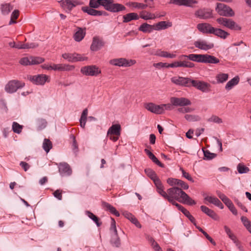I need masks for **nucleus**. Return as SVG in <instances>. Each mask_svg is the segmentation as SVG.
I'll list each match as a JSON object with an SVG mask.
<instances>
[{
  "label": "nucleus",
  "instance_id": "nucleus-1",
  "mask_svg": "<svg viewBox=\"0 0 251 251\" xmlns=\"http://www.w3.org/2000/svg\"><path fill=\"white\" fill-rule=\"evenodd\" d=\"M167 196L166 199L170 201V200H176L182 203L188 205L195 204L196 202L192 199L181 188L177 187H173L167 190Z\"/></svg>",
  "mask_w": 251,
  "mask_h": 251
},
{
  "label": "nucleus",
  "instance_id": "nucleus-2",
  "mask_svg": "<svg viewBox=\"0 0 251 251\" xmlns=\"http://www.w3.org/2000/svg\"><path fill=\"white\" fill-rule=\"evenodd\" d=\"M100 5L105 9L111 12L116 13L124 11L126 7L122 4L114 3L113 0H90L89 6L92 8H98Z\"/></svg>",
  "mask_w": 251,
  "mask_h": 251
},
{
  "label": "nucleus",
  "instance_id": "nucleus-3",
  "mask_svg": "<svg viewBox=\"0 0 251 251\" xmlns=\"http://www.w3.org/2000/svg\"><path fill=\"white\" fill-rule=\"evenodd\" d=\"M215 10L222 16L233 17L235 15L234 12L229 6L222 3H217Z\"/></svg>",
  "mask_w": 251,
  "mask_h": 251
},
{
  "label": "nucleus",
  "instance_id": "nucleus-4",
  "mask_svg": "<svg viewBox=\"0 0 251 251\" xmlns=\"http://www.w3.org/2000/svg\"><path fill=\"white\" fill-rule=\"evenodd\" d=\"M218 24L222 25L231 30H241V27L230 19L226 18H219L217 19Z\"/></svg>",
  "mask_w": 251,
  "mask_h": 251
},
{
  "label": "nucleus",
  "instance_id": "nucleus-5",
  "mask_svg": "<svg viewBox=\"0 0 251 251\" xmlns=\"http://www.w3.org/2000/svg\"><path fill=\"white\" fill-rule=\"evenodd\" d=\"M135 60H127L125 58L111 59L109 61L111 65L119 67H130L136 63Z\"/></svg>",
  "mask_w": 251,
  "mask_h": 251
},
{
  "label": "nucleus",
  "instance_id": "nucleus-6",
  "mask_svg": "<svg viewBox=\"0 0 251 251\" xmlns=\"http://www.w3.org/2000/svg\"><path fill=\"white\" fill-rule=\"evenodd\" d=\"M44 61V59L40 57L29 56L22 58L19 63L23 66L32 65L40 64Z\"/></svg>",
  "mask_w": 251,
  "mask_h": 251
},
{
  "label": "nucleus",
  "instance_id": "nucleus-7",
  "mask_svg": "<svg viewBox=\"0 0 251 251\" xmlns=\"http://www.w3.org/2000/svg\"><path fill=\"white\" fill-rule=\"evenodd\" d=\"M24 86V83L16 80H12L9 81L5 85V90L8 93H13L16 92L18 89L21 88Z\"/></svg>",
  "mask_w": 251,
  "mask_h": 251
},
{
  "label": "nucleus",
  "instance_id": "nucleus-8",
  "mask_svg": "<svg viewBox=\"0 0 251 251\" xmlns=\"http://www.w3.org/2000/svg\"><path fill=\"white\" fill-rule=\"evenodd\" d=\"M218 197L228 207L230 211L235 215L237 214V211L236 209L232 202L225 194L220 191L216 192Z\"/></svg>",
  "mask_w": 251,
  "mask_h": 251
},
{
  "label": "nucleus",
  "instance_id": "nucleus-9",
  "mask_svg": "<svg viewBox=\"0 0 251 251\" xmlns=\"http://www.w3.org/2000/svg\"><path fill=\"white\" fill-rule=\"evenodd\" d=\"M80 72L86 75L97 76L101 73L100 70L95 65L87 66L82 67Z\"/></svg>",
  "mask_w": 251,
  "mask_h": 251
},
{
  "label": "nucleus",
  "instance_id": "nucleus-10",
  "mask_svg": "<svg viewBox=\"0 0 251 251\" xmlns=\"http://www.w3.org/2000/svg\"><path fill=\"white\" fill-rule=\"evenodd\" d=\"M62 57L67 60L69 62H75L76 61H82L87 60V58L85 56H83L80 54L77 53H65L62 54Z\"/></svg>",
  "mask_w": 251,
  "mask_h": 251
},
{
  "label": "nucleus",
  "instance_id": "nucleus-11",
  "mask_svg": "<svg viewBox=\"0 0 251 251\" xmlns=\"http://www.w3.org/2000/svg\"><path fill=\"white\" fill-rule=\"evenodd\" d=\"M192 80L189 77L181 76L173 77L171 78L172 82L176 85L188 87L191 86Z\"/></svg>",
  "mask_w": 251,
  "mask_h": 251
},
{
  "label": "nucleus",
  "instance_id": "nucleus-12",
  "mask_svg": "<svg viewBox=\"0 0 251 251\" xmlns=\"http://www.w3.org/2000/svg\"><path fill=\"white\" fill-rule=\"evenodd\" d=\"M170 102L175 106H185L191 104L190 100L184 97H171L170 98Z\"/></svg>",
  "mask_w": 251,
  "mask_h": 251
},
{
  "label": "nucleus",
  "instance_id": "nucleus-13",
  "mask_svg": "<svg viewBox=\"0 0 251 251\" xmlns=\"http://www.w3.org/2000/svg\"><path fill=\"white\" fill-rule=\"evenodd\" d=\"M191 86H193L202 92H208L210 91V85L204 81L192 80Z\"/></svg>",
  "mask_w": 251,
  "mask_h": 251
},
{
  "label": "nucleus",
  "instance_id": "nucleus-14",
  "mask_svg": "<svg viewBox=\"0 0 251 251\" xmlns=\"http://www.w3.org/2000/svg\"><path fill=\"white\" fill-rule=\"evenodd\" d=\"M196 17L201 19H207L212 18V10L208 8H203L195 12Z\"/></svg>",
  "mask_w": 251,
  "mask_h": 251
},
{
  "label": "nucleus",
  "instance_id": "nucleus-15",
  "mask_svg": "<svg viewBox=\"0 0 251 251\" xmlns=\"http://www.w3.org/2000/svg\"><path fill=\"white\" fill-rule=\"evenodd\" d=\"M194 45L196 48L204 50L211 49L214 47L213 43L200 39L195 41Z\"/></svg>",
  "mask_w": 251,
  "mask_h": 251
},
{
  "label": "nucleus",
  "instance_id": "nucleus-16",
  "mask_svg": "<svg viewBox=\"0 0 251 251\" xmlns=\"http://www.w3.org/2000/svg\"><path fill=\"white\" fill-rule=\"evenodd\" d=\"M58 165L59 172L62 176H69L72 173L70 165L66 162H61L56 164Z\"/></svg>",
  "mask_w": 251,
  "mask_h": 251
},
{
  "label": "nucleus",
  "instance_id": "nucleus-17",
  "mask_svg": "<svg viewBox=\"0 0 251 251\" xmlns=\"http://www.w3.org/2000/svg\"><path fill=\"white\" fill-rule=\"evenodd\" d=\"M145 107L148 111L156 114H162L163 113L162 104L156 105L153 103L150 102L146 104Z\"/></svg>",
  "mask_w": 251,
  "mask_h": 251
},
{
  "label": "nucleus",
  "instance_id": "nucleus-18",
  "mask_svg": "<svg viewBox=\"0 0 251 251\" xmlns=\"http://www.w3.org/2000/svg\"><path fill=\"white\" fill-rule=\"evenodd\" d=\"M60 2L64 9H66L70 11L75 6L81 4V2L76 0H61Z\"/></svg>",
  "mask_w": 251,
  "mask_h": 251
},
{
  "label": "nucleus",
  "instance_id": "nucleus-19",
  "mask_svg": "<svg viewBox=\"0 0 251 251\" xmlns=\"http://www.w3.org/2000/svg\"><path fill=\"white\" fill-rule=\"evenodd\" d=\"M198 30L203 33L212 34L214 27L209 24L201 23L197 25V26Z\"/></svg>",
  "mask_w": 251,
  "mask_h": 251
},
{
  "label": "nucleus",
  "instance_id": "nucleus-20",
  "mask_svg": "<svg viewBox=\"0 0 251 251\" xmlns=\"http://www.w3.org/2000/svg\"><path fill=\"white\" fill-rule=\"evenodd\" d=\"M220 62L218 58L207 54H202L201 63L209 64H217Z\"/></svg>",
  "mask_w": 251,
  "mask_h": 251
},
{
  "label": "nucleus",
  "instance_id": "nucleus-21",
  "mask_svg": "<svg viewBox=\"0 0 251 251\" xmlns=\"http://www.w3.org/2000/svg\"><path fill=\"white\" fill-rule=\"evenodd\" d=\"M48 77L46 75H39L30 77V80L36 85H43L46 82Z\"/></svg>",
  "mask_w": 251,
  "mask_h": 251
},
{
  "label": "nucleus",
  "instance_id": "nucleus-22",
  "mask_svg": "<svg viewBox=\"0 0 251 251\" xmlns=\"http://www.w3.org/2000/svg\"><path fill=\"white\" fill-rule=\"evenodd\" d=\"M104 45L103 41L97 37H94L91 45V50L92 51H98L100 50Z\"/></svg>",
  "mask_w": 251,
  "mask_h": 251
},
{
  "label": "nucleus",
  "instance_id": "nucleus-23",
  "mask_svg": "<svg viewBox=\"0 0 251 251\" xmlns=\"http://www.w3.org/2000/svg\"><path fill=\"white\" fill-rule=\"evenodd\" d=\"M121 127L119 124H115L110 126L107 132V135H114L120 136Z\"/></svg>",
  "mask_w": 251,
  "mask_h": 251
},
{
  "label": "nucleus",
  "instance_id": "nucleus-24",
  "mask_svg": "<svg viewBox=\"0 0 251 251\" xmlns=\"http://www.w3.org/2000/svg\"><path fill=\"white\" fill-rule=\"evenodd\" d=\"M172 25L173 24L171 22L161 21L154 25V30H161L165 29L171 27Z\"/></svg>",
  "mask_w": 251,
  "mask_h": 251
},
{
  "label": "nucleus",
  "instance_id": "nucleus-25",
  "mask_svg": "<svg viewBox=\"0 0 251 251\" xmlns=\"http://www.w3.org/2000/svg\"><path fill=\"white\" fill-rule=\"evenodd\" d=\"M202 54H190L189 55H181L179 56L180 59L188 58L189 60L199 63H201Z\"/></svg>",
  "mask_w": 251,
  "mask_h": 251
},
{
  "label": "nucleus",
  "instance_id": "nucleus-26",
  "mask_svg": "<svg viewBox=\"0 0 251 251\" xmlns=\"http://www.w3.org/2000/svg\"><path fill=\"white\" fill-rule=\"evenodd\" d=\"M123 214L126 218L128 219L132 223L135 225L136 226H137L138 228H141V225L138 222V220L136 218V217L131 213L127 211H124L123 213Z\"/></svg>",
  "mask_w": 251,
  "mask_h": 251
},
{
  "label": "nucleus",
  "instance_id": "nucleus-27",
  "mask_svg": "<svg viewBox=\"0 0 251 251\" xmlns=\"http://www.w3.org/2000/svg\"><path fill=\"white\" fill-rule=\"evenodd\" d=\"M204 200L210 203H212L215 205L219 207L220 209L224 208V205L221 201L216 197L213 196H206L205 197Z\"/></svg>",
  "mask_w": 251,
  "mask_h": 251
},
{
  "label": "nucleus",
  "instance_id": "nucleus-28",
  "mask_svg": "<svg viewBox=\"0 0 251 251\" xmlns=\"http://www.w3.org/2000/svg\"><path fill=\"white\" fill-rule=\"evenodd\" d=\"M85 34V28L78 27L77 30L74 35V38L75 41L80 42L84 38Z\"/></svg>",
  "mask_w": 251,
  "mask_h": 251
},
{
  "label": "nucleus",
  "instance_id": "nucleus-29",
  "mask_svg": "<svg viewBox=\"0 0 251 251\" xmlns=\"http://www.w3.org/2000/svg\"><path fill=\"white\" fill-rule=\"evenodd\" d=\"M81 10L85 13L91 16H101L102 13L101 11H98L94 9V8L89 7L88 6H83L81 8Z\"/></svg>",
  "mask_w": 251,
  "mask_h": 251
},
{
  "label": "nucleus",
  "instance_id": "nucleus-30",
  "mask_svg": "<svg viewBox=\"0 0 251 251\" xmlns=\"http://www.w3.org/2000/svg\"><path fill=\"white\" fill-rule=\"evenodd\" d=\"M201 209L203 213H204L211 218L213 219L214 220L218 219V216L213 210L204 205L201 206Z\"/></svg>",
  "mask_w": 251,
  "mask_h": 251
},
{
  "label": "nucleus",
  "instance_id": "nucleus-31",
  "mask_svg": "<svg viewBox=\"0 0 251 251\" xmlns=\"http://www.w3.org/2000/svg\"><path fill=\"white\" fill-rule=\"evenodd\" d=\"M146 239L151 244V246L155 251H162V249L159 244L154 240V239L150 235H146Z\"/></svg>",
  "mask_w": 251,
  "mask_h": 251
},
{
  "label": "nucleus",
  "instance_id": "nucleus-32",
  "mask_svg": "<svg viewBox=\"0 0 251 251\" xmlns=\"http://www.w3.org/2000/svg\"><path fill=\"white\" fill-rule=\"evenodd\" d=\"M240 78L238 76H236L227 82L225 86V89L227 90H230L234 86L237 85L239 82Z\"/></svg>",
  "mask_w": 251,
  "mask_h": 251
},
{
  "label": "nucleus",
  "instance_id": "nucleus-33",
  "mask_svg": "<svg viewBox=\"0 0 251 251\" xmlns=\"http://www.w3.org/2000/svg\"><path fill=\"white\" fill-rule=\"evenodd\" d=\"M126 5L130 8L138 9H145L148 7V5L147 4L137 2H128L126 4Z\"/></svg>",
  "mask_w": 251,
  "mask_h": 251
},
{
  "label": "nucleus",
  "instance_id": "nucleus-34",
  "mask_svg": "<svg viewBox=\"0 0 251 251\" xmlns=\"http://www.w3.org/2000/svg\"><path fill=\"white\" fill-rule=\"evenodd\" d=\"M153 30H154V25H151L147 23H144L142 24L139 27V30L144 33H151Z\"/></svg>",
  "mask_w": 251,
  "mask_h": 251
},
{
  "label": "nucleus",
  "instance_id": "nucleus-35",
  "mask_svg": "<svg viewBox=\"0 0 251 251\" xmlns=\"http://www.w3.org/2000/svg\"><path fill=\"white\" fill-rule=\"evenodd\" d=\"M139 19V17L136 13H130L123 16V22L128 23L132 20H137Z\"/></svg>",
  "mask_w": 251,
  "mask_h": 251
},
{
  "label": "nucleus",
  "instance_id": "nucleus-36",
  "mask_svg": "<svg viewBox=\"0 0 251 251\" xmlns=\"http://www.w3.org/2000/svg\"><path fill=\"white\" fill-rule=\"evenodd\" d=\"M212 34L217 36L221 38L226 39L229 34L228 32L223 30L220 28H216L214 27Z\"/></svg>",
  "mask_w": 251,
  "mask_h": 251
},
{
  "label": "nucleus",
  "instance_id": "nucleus-37",
  "mask_svg": "<svg viewBox=\"0 0 251 251\" xmlns=\"http://www.w3.org/2000/svg\"><path fill=\"white\" fill-rule=\"evenodd\" d=\"M228 75L225 73H219L216 76V79L218 83H223L226 81L228 78Z\"/></svg>",
  "mask_w": 251,
  "mask_h": 251
},
{
  "label": "nucleus",
  "instance_id": "nucleus-38",
  "mask_svg": "<svg viewBox=\"0 0 251 251\" xmlns=\"http://www.w3.org/2000/svg\"><path fill=\"white\" fill-rule=\"evenodd\" d=\"M140 17L145 20L154 19L156 18L154 14L146 11L140 13Z\"/></svg>",
  "mask_w": 251,
  "mask_h": 251
},
{
  "label": "nucleus",
  "instance_id": "nucleus-39",
  "mask_svg": "<svg viewBox=\"0 0 251 251\" xmlns=\"http://www.w3.org/2000/svg\"><path fill=\"white\" fill-rule=\"evenodd\" d=\"M13 6L10 3L2 4L1 5V11L3 15H7L12 10Z\"/></svg>",
  "mask_w": 251,
  "mask_h": 251
},
{
  "label": "nucleus",
  "instance_id": "nucleus-40",
  "mask_svg": "<svg viewBox=\"0 0 251 251\" xmlns=\"http://www.w3.org/2000/svg\"><path fill=\"white\" fill-rule=\"evenodd\" d=\"M156 54L159 56L165 58H174L176 57V54H175L170 53L167 51H161L160 50L157 51Z\"/></svg>",
  "mask_w": 251,
  "mask_h": 251
},
{
  "label": "nucleus",
  "instance_id": "nucleus-41",
  "mask_svg": "<svg viewBox=\"0 0 251 251\" xmlns=\"http://www.w3.org/2000/svg\"><path fill=\"white\" fill-rule=\"evenodd\" d=\"M52 143L48 139H45L43 143L42 147L44 151L47 152H49L52 148Z\"/></svg>",
  "mask_w": 251,
  "mask_h": 251
},
{
  "label": "nucleus",
  "instance_id": "nucleus-42",
  "mask_svg": "<svg viewBox=\"0 0 251 251\" xmlns=\"http://www.w3.org/2000/svg\"><path fill=\"white\" fill-rule=\"evenodd\" d=\"M85 214L89 218L92 219L96 223L98 227L101 225V224L99 222L98 218L93 213L89 211H86Z\"/></svg>",
  "mask_w": 251,
  "mask_h": 251
},
{
  "label": "nucleus",
  "instance_id": "nucleus-43",
  "mask_svg": "<svg viewBox=\"0 0 251 251\" xmlns=\"http://www.w3.org/2000/svg\"><path fill=\"white\" fill-rule=\"evenodd\" d=\"M185 118L189 122H196L201 120V117L197 115L186 114L185 116Z\"/></svg>",
  "mask_w": 251,
  "mask_h": 251
},
{
  "label": "nucleus",
  "instance_id": "nucleus-44",
  "mask_svg": "<svg viewBox=\"0 0 251 251\" xmlns=\"http://www.w3.org/2000/svg\"><path fill=\"white\" fill-rule=\"evenodd\" d=\"M145 172L153 181L158 177L155 172L151 169H146L145 170Z\"/></svg>",
  "mask_w": 251,
  "mask_h": 251
},
{
  "label": "nucleus",
  "instance_id": "nucleus-45",
  "mask_svg": "<svg viewBox=\"0 0 251 251\" xmlns=\"http://www.w3.org/2000/svg\"><path fill=\"white\" fill-rule=\"evenodd\" d=\"M23 128L22 126L17 122H13L12 124V129L14 132L19 134L21 132Z\"/></svg>",
  "mask_w": 251,
  "mask_h": 251
},
{
  "label": "nucleus",
  "instance_id": "nucleus-46",
  "mask_svg": "<svg viewBox=\"0 0 251 251\" xmlns=\"http://www.w3.org/2000/svg\"><path fill=\"white\" fill-rule=\"evenodd\" d=\"M111 242L112 244V245L116 247H119L120 245V239L118 235V234L117 235H115L113 234L112 236Z\"/></svg>",
  "mask_w": 251,
  "mask_h": 251
},
{
  "label": "nucleus",
  "instance_id": "nucleus-47",
  "mask_svg": "<svg viewBox=\"0 0 251 251\" xmlns=\"http://www.w3.org/2000/svg\"><path fill=\"white\" fill-rule=\"evenodd\" d=\"M75 66L68 64H60V71H71L74 70Z\"/></svg>",
  "mask_w": 251,
  "mask_h": 251
},
{
  "label": "nucleus",
  "instance_id": "nucleus-48",
  "mask_svg": "<svg viewBox=\"0 0 251 251\" xmlns=\"http://www.w3.org/2000/svg\"><path fill=\"white\" fill-rule=\"evenodd\" d=\"M111 226H110V231L111 232V233H113V234L115 235H117V234H118L117 233V228H116V222L115 221V220L114 219V218H111Z\"/></svg>",
  "mask_w": 251,
  "mask_h": 251
},
{
  "label": "nucleus",
  "instance_id": "nucleus-49",
  "mask_svg": "<svg viewBox=\"0 0 251 251\" xmlns=\"http://www.w3.org/2000/svg\"><path fill=\"white\" fill-rule=\"evenodd\" d=\"M208 122H213L217 124H221L223 123L221 118L216 115H212L211 117L207 120Z\"/></svg>",
  "mask_w": 251,
  "mask_h": 251
},
{
  "label": "nucleus",
  "instance_id": "nucleus-50",
  "mask_svg": "<svg viewBox=\"0 0 251 251\" xmlns=\"http://www.w3.org/2000/svg\"><path fill=\"white\" fill-rule=\"evenodd\" d=\"M237 170L240 174H245L249 172V168L244 165L239 164L237 166Z\"/></svg>",
  "mask_w": 251,
  "mask_h": 251
},
{
  "label": "nucleus",
  "instance_id": "nucleus-51",
  "mask_svg": "<svg viewBox=\"0 0 251 251\" xmlns=\"http://www.w3.org/2000/svg\"><path fill=\"white\" fill-rule=\"evenodd\" d=\"M37 125L39 129L41 130L44 128L47 125V122L43 119H39L37 120Z\"/></svg>",
  "mask_w": 251,
  "mask_h": 251
},
{
  "label": "nucleus",
  "instance_id": "nucleus-52",
  "mask_svg": "<svg viewBox=\"0 0 251 251\" xmlns=\"http://www.w3.org/2000/svg\"><path fill=\"white\" fill-rule=\"evenodd\" d=\"M204 157L207 160H210L216 156V154L213 153H211L209 151L203 150Z\"/></svg>",
  "mask_w": 251,
  "mask_h": 251
},
{
  "label": "nucleus",
  "instance_id": "nucleus-53",
  "mask_svg": "<svg viewBox=\"0 0 251 251\" xmlns=\"http://www.w3.org/2000/svg\"><path fill=\"white\" fill-rule=\"evenodd\" d=\"M102 205L103 207L106 211H108L110 213L113 210H114V208H115L112 205H111V204L106 202H102Z\"/></svg>",
  "mask_w": 251,
  "mask_h": 251
},
{
  "label": "nucleus",
  "instance_id": "nucleus-54",
  "mask_svg": "<svg viewBox=\"0 0 251 251\" xmlns=\"http://www.w3.org/2000/svg\"><path fill=\"white\" fill-rule=\"evenodd\" d=\"M184 215L187 217L189 220L194 224V225H196V221L194 217L190 214V213L187 210H184V212L183 213Z\"/></svg>",
  "mask_w": 251,
  "mask_h": 251
},
{
  "label": "nucleus",
  "instance_id": "nucleus-55",
  "mask_svg": "<svg viewBox=\"0 0 251 251\" xmlns=\"http://www.w3.org/2000/svg\"><path fill=\"white\" fill-rule=\"evenodd\" d=\"M180 170L181 171L182 174V176L184 177L185 178L188 179V180L194 182L193 179L192 178V177L190 176L189 173L186 172L182 168H180Z\"/></svg>",
  "mask_w": 251,
  "mask_h": 251
},
{
  "label": "nucleus",
  "instance_id": "nucleus-56",
  "mask_svg": "<svg viewBox=\"0 0 251 251\" xmlns=\"http://www.w3.org/2000/svg\"><path fill=\"white\" fill-rule=\"evenodd\" d=\"M178 111L182 113H189L193 111V109L190 107H182L177 109Z\"/></svg>",
  "mask_w": 251,
  "mask_h": 251
},
{
  "label": "nucleus",
  "instance_id": "nucleus-57",
  "mask_svg": "<svg viewBox=\"0 0 251 251\" xmlns=\"http://www.w3.org/2000/svg\"><path fill=\"white\" fill-rule=\"evenodd\" d=\"M241 220L246 228L251 225V222L246 217L242 216Z\"/></svg>",
  "mask_w": 251,
  "mask_h": 251
},
{
  "label": "nucleus",
  "instance_id": "nucleus-58",
  "mask_svg": "<svg viewBox=\"0 0 251 251\" xmlns=\"http://www.w3.org/2000/svg\"><path fill=\"white\" fill-rule=\"evenodd\" d=\"M198 3V1L196 0H185L184 6L188 7H193V4Z\"/></svg>",
  "mask_w": 251,
  "mask_h": 251
},
{
  "label": "nucleus",
  "instance_id": "nucleus-59",
  "mask_svg": "<svg viewBox=\"0 0 251 251\" xmlns=\"http://www.w3.org/2000/svg\"><path fill=\"white\" fill-rule=\"evenodd\" d=\"M177 185L180 186L182 189L184 190L188 189L189 188V186L187 183L180 179L178 180V183Z\"/></svg>",
  "mask_w": 251,
  "mask_h": 251
},
{
  "label": "nucleus",
  "instance_id": "nucleus-60",
  "mask_svg": "<svg viewBox=\"0 0 251 251\" xmlns=\"http://www.w3.org/2000/svg\"><path fill=\"white\" fill-rule=\"evenodd\" d=\"M178 179L169 178L167 182L171 186H174L177 185L178 183Z\"/></svg>",
  "mask_w": 251,
  "mask_h": 251
},
{
  "label": "nucleus",
  "instance_id": "nucleus-61",
  "mask_svg": "<svg viewBox=\"0 0 251 251\" xmlns=\"http://www.w3.org/2000/svg\"><path fill=\"white\" fill-rule=\"evenodd\" d=\"M184 2L185 0H170L169 3H173L179 6H184Z\"/></svg>",
  "mask_w": 251,
  "mask_h": 251
},
{
  "label": "nucleus",
  "instance_id": "nucleus-62",
  "mask_svg": "<svg viewBox=\"0 0 251 251\" xmlns=\"http://www.w3.org/2000/svg\"><path fill=\"white\" fill-rule=\"evenodd\" d=\"M169 64H168L167 63H162V62H159L157 63L154 64V66L157 68H169L168 65H169Z\"/></svg>",
  "mask_w": 251,
  "mask_h": 251
},
{
  "label": "nucleus",
  "instance_id": "nucleus-63",
  "mask_svg": "<svg viewBox=\"0 0 251 251\" xmlns=\"http://www.w3.org/2000/svg\"><path fill=\"white\" fill-rule=\"evenodd\" d=\"M157 192L161 195L164 198L166 199V198L168 197L167 194L168 192L164 191V187L158 188L157 189Z\"/></svg>",
  "mask_w": 251,
  "mask_h": 251
},
{
  "label": "nucleus",
  "instance_id": "nucleus-64",
  "mask_svg": "<svg viewBox=\"0 0 251 251\" xmlns=\"http://www.w3.org/2000/svg\"><path fill=\"white\" fill-rule=\"evenodd\" d=\"M20 165L25 171H27L30 168V165L26 162L24 161H21L20 163Z\"/></svg>",
  "mask_w": 251,
  "mask_h": 251
}]
</instances>
